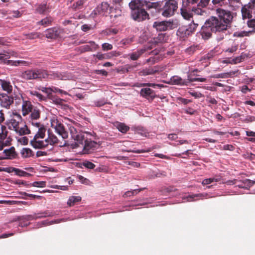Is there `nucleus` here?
Here are the masks:
<instances>
[{"label": "nucleus", "instance_id": "nucleus-1", "mask_svg": "<svg viewBox=\"0 0 255 255\" xmlns=\"http://www.w3.org/2000/svg\"><path fill=\"white\" fill-rule=\"evenodd\" d=\"M216 13L217 16H210L202 27L201 35L204 39L210 38L212 32L225 33L231 27L234 17L232 12L218 8L216 9Z\"/></svg>", "mask_w": 255, "mask_h": 255}, {"label": "nucleus", "instance_id": "nucleus-2", "mask_svg": "<svg viewBox=\"0 0 255 255\" xmlns=\"http://www.w3.org/2000/svg\"><path fill=\"white\" fill-rule=\"evenodd\" d=\"M69 130L71 138L76 141L78 146L79 144L82 145L85 153L89 154L97 148L98 143L88 139V136L90 135L89 133L79 131L74 127L70 125L69 126Z\"/></svg>", "mask_w": 255, "mask_h": 255}, {"label": "nucleus", "instance_id": "nucleus-3", "mask_svg": "<svg viewBox=\"0 0 255 255\" xmlns=\"http://www.w3.org/2000/svg\"><path fill=\"white\" fill-rule=\"evenodd\" d=\"M142 2L140 0H133L129 3L132 18L137 21H141L148 18V14L142 7Z\"/></svg>", "mask_w": 255, "mask_h": 255}, {"label": "nucleus", "instance_id": "nucleus-4", "mask_svg": "<svg viewBox=\"0 0 255 255\" xmlns=\"http://www.w3.org/2000/svg\"><path fill=\"white\" fill-rule=\"evenodd\" d=\"M21 111L23 117L29 115V119H39L40 117V109L38 107L33 106L29 101L23 100Z\"/></svg>", "mask_w": 255, "mask_h": 255}, {"label": "nucleus", "instance_id": "nucleus-5", "mask_svg": "<svg viewBox=\"0 0 255 255\" xmlns=\"http://www.w3.org/2000/svg\"><path fill=\"white\" fill-rule=\"evenodd\" d=\"M165 1L160 9L161 15L165 17L173 16L178 8L177 1L175 0H165Z\"/></svg>", "mask_w": 255, "mask_h": 255}, {"label": "nucleus", "instance_id": "nucleus-6", "mask_svg": "<svg viewBox=\"0 0 255 255\" xmlns=\"http://www.w3.org/2000/svg\"><path fill=\"white\" fill-rule=\"evenodd\" d=\"M177 25L178 23L176 20L170 19L162 21H156L153 24V27L159 31L173 29L176 28Z\"/></svg>", "mask_w": 255, "mask_h": 255}, {"label": "nucleus", "instance_id": "nucleus-7", "mask_svg": "<svg viewBox=\"0 0 255 255\" xmlns=\"http://www.w3.org/2000/svg\"><path fill=\"white\" fill-rule=\"evenodd\" d=\"M50 121L51 126L55 129V132L61 136L62 138H67L68 136V133L65 129L63 124L55 117L52 118Z\"/></svg>", "mask_w": 255, "mask_h": 255}, {"label": "nucleus", "instance_id": "nucleus-8", "mask_svg": "<svg viewBox=\"0 0 255 255\" xmlns=\"http://www.w3.org/2000/svg\"><path fill=\"white\" fill-rule=\"evenodd\" d=\"M241 12L244 20L255 18V2H249L242 6Z\"/></svg>", "mask_w": 255, "mask_h": 255}, {"label": "nucleus", "instance_id": "nucleus-9", "mask_svg": "<svg viewBox=\"0 0 255 255\" xmlns=\"http://www.w3.org/2000/svg\"><path fill=\"white\" fill-rule=\"evenodd\" d=\"M21 121L22 117L19 114L12 113L6 121V125L9 129L14 130L18 126H20Z\"/></svg>", "mask_w": 255, "mask_h": 255}, {"label": "nucleus", "instance_id": "nucleus-10", "mask_svg": "<svg viewBox=\"0 0 255 255\" xmlns=\"http://www.w3.org/2000/svg\"><path fill=\"white\" fill-rule=\"evenodd\" d=\"M64 29L60 27H55L47 29L45 31V36L47 38L56 39L62 37Z\"/></svg>", "mask_w": 255, "mask_h": 255}, {"label": "nucleus", "instance_id": "nucleus-11", "mask_svg": "<svg viewBox=\"0 0 255 255\" xmlns=\"http://www.w3.org/2000/svg\"><path fill=\"white\" fill-rule=\"evenodd\" d=\"M110 7L109 4L107 2H103L98 5L92 12L91 15L100 14L102 15H106L109 13Z\"/></svg>", "mask_w": 255, "mask_h": 255}, {"label": "nucleus", "instance_id": "nucleus-12", "mask_svg": "<svg viewBox=\"0 0 255 255\" xmlns=\"http://www.w3.org/2000/svg\"><path fill=\"white\" fill-rule=\"evenodd\" d=\"M152 48V47L151 45L144 46L142 48L128 54V56L130 60H137L143 53Z\"/></svg>", "mask_w": 255, "mask_h": 255}, {"label": "nucleus", "instance_id": "nucleus-13", "mask_svg": "<svg viewBox=\"0 0 255 255\" xmlns=\"http://www.w3.org/2000/svg\"><path fill=\"white\" fill-rule=\"evenodd\" d=\"M44 138L35 137L30 140V144L34 148H44L47 147L46 140Z\"/></svg>", "mask_w": 255, "mask_h": 255}, {"label": "nucleus", "instance_id": "nucleus-14", "mask_svg": "<svg viewBox=\"0 0 255 255\" xmlns=\"http://www.w3.org/2000/svg\"><path fill=\"white\" fill-rule=\"evenodd\" d=\"M13 102V99L12 97L5 94H0V104L1 107L9 109Z\"/></svg>", "mask_w": 255, "mask_h": 255}, {"label": "nucleus", "instance_id": "nucleus-15", "mask_svg": "<svg viewBox=\"0 0 255 255\" xmlns=\"http://www.w3.org/2000/svg\"><path fill=\"white\" fill-rule=\"evenodd\" d=\"M189 6H185L182 4V7L180 8L181 15L183 18L187 20H194V18L193 15V11L191 10Z\"/></svg>", "mask_w": 255, "mask_h": 255}, {"label": "nucleus", "instance_id": "nucleus-16", "mask_svg": "<svg viewBox=\"0 0 255 255\" xmlns=\"http://www.w3.org/2000/svg\"><path fill=\"white\" fill-rule=\"evenodd\" d=\"M17 154L13 147H11L8 149H5L0 154V159H13L15 158Z\"/></svg>", "mask_w": 255, "mask_h": 255}, {"label": "nucleus", "instance_id": "nucleus-17", "mask_svg": "<svg viewBox=\"0 0 255 255\" xmlns=\"http://www.w3.org/2000/svg\"><path fill=\"white\" fill-rule=\"evenodd\" d=\"M47 77L51 79H57L66 80L69 79L70 76L67 75L66 73H58L55 72H47Z\"/></svg>", "mask_w": 255, "mask_h": 255}, {"label": "nucleus", "instance_id": "nucleus-18", "mask_svg": "<svg viewBox=\"0 0 255 255\" xmlns=\"http://www.w3.org/2000/svg\"><path fill=\"white\" fill-rule=\"evenodd\" d=\"M169 83L171 85L184 86L188 85L189 81L188 79L187 80H184L179 76H173L170 78Z\"/></svg>", "mask_w": 255, "mask_h": 255}, {"label": "nucleus", "instance_id": "nucleus-19", "mask_svg": "<svg viewBox=\"0 0 255 255\" xmlns=\"http://www.w3.org/2000/svg\"><path fill=\"white\" fill-rule=\"evenodd\" d=\"M140 94L142 97L151 100H152L155 97L154 91L149 88L141 89Z\"/></svg>", "mask_w": 255, "mask_h": 255}, {"label": "nucleus", "instance_id": "nucleus-20", "mask_svg": "<svg viewBox=\"0 0 255 255\" xmlns=\"http://www.w3.org/2000/svg\"><path fill=\"white\" fill-rule=\"evenodd\" d=\"M14 131L19 135H24L30 133V130L28 128L27 125L22 123L20 124V126H18L17 128L14 129Z\"/></svg>", "mask_w": 255, "mask_h": 255}, {"label": "nucleus", "instance_id": "nucleus-21", "mask_svg": "<svg viewBox=\"0 0 255 255\" xmlns=\"http://www.w3.org/2000/svg\"><path fill=\"white\" fill-rule=\"evenodd\" d=\"M1 56L2 62L6 64V61L9 60V58L10 57L17 58L18 57V54L15 51L9 50L7 51H3L2 52H1Z\"/></svg>", "mask_w": 255, "mask_h": 255}, {"label": "nucleus", "instance_id": "nucleus-22", "mask_svg": "<svg viewBox=\"0 0 255 255\" xmlns=\"http://www.w3.org/2000/svg\"><path fill=\"white\" fill-rule=\"evenodd\" d=\"M90 45H85L80 47L81 52H85L87 51H92L96 50L99 48V45L93 41L88 42Z\"/></svg>", "mask_w": 255, "mask_h": 255}, {"label": "nucleus", "instance_id": "nucleus-23", "mask_svg": "<svg viewBox=\"0 0 255 255\" xmlns=\"http://www.w3.org/2000/svg\"><path fill=\"white\" fill-rule=\"evenodd\" d=\"M47 146L49 145L54 146L59 142L57 137L52 133H49L46 138Z\"/></svg>", "mask_w": 255, "mask_h": 255}, {"label": "nucleus", "instance_id": "nucleus-24", "mask_svg": "<svg viewBox=\"0 0 255 255\" xmlns=\"http://www.w3.org/2000/svg\"><path fill=\"white\" fill-rule=\"evenodd\" d=\"M191 33L186 26H182L178 28L177 31V35L182 39H184L190 35Z\"/></svg>", "mask_w": 255, "mask_h": 255}, {"label": "nucleus", "instance_id": "nucleus-25", "mask_svg": "<svg viewBox=\"0 0 255 255\" xmlns=\"http://www.w3.org/2000/svg\"><path fill=\"white\" fill-rule=\"evenodd\" d=\"M6 64L7 65L13 66H18L20 65L27 66H29L31 64V62L30 61L24 60H7L6 61Z\"/></svg>", "mask_w": 255, "mask_h": 255}, {"label": "nucleus", "instance_id": "nucleus-26", "mask_svg": "<svg viewBox=\"0 0 255 255\" xmlns=\"http://www.w3.org/2000/svg\"><path fill=\"white\" fill-rule=\"evenodd\" d=\"M21 77L25 80H35L34 69H29L25 71L22 73Z\"/></svg>", "mask_w": 255, "mask_h": 255}, {"label": "nucleus", "instance_id": "nucleus-27", "mask_svg": "<svg viewBox=\"0 0 255 255\" xmlns=\"http://www.w3.org/2000/svg\"><path fill=\"white\" fill-rule=\"evenodd\" d=\"M34 71L35 79H42L47 77L48 73L45 70L35 68Z\"/></svg>", "mask_w": 255, "mask_h": 255}, {"label": "nucleus", "instance_id": "nucleus-28", "mask_svg": "<svg viewBox=\"0 0 255 255\" xmlns=\"http://www.w3.org/2000/svg\"><path fill=\"white\" fill-rule=\"evenodd\" d=\"M0 85L3 91L7 93H10L12 91V86L10 82L0 79Z\"/></svg>", "mask_w": 255, "mask_h": 255}, {"label": "nucleus", "instance_id": "nucleus-29", "mask_svg": "<svg viewBox=\"0 0 255 255\" xmlns=\"http://www.w3.org/2000/svg\"><path fill=\"white\" fill-rule=\"evenodd\" d=\"M208 197V194H192L189 195L188 196H184L183 197V199H187V201H193L195 200V198H207Z\"/></svg>", "mask_w": 255, "mask_h": 255}, {"label": "nucleus", "instance_id": "nucleus-30", "mask_svg": "<svg viewBox=\"0 0 255 255\" xmlns=\"http://www.w3.org/2000/svg\"><path fill=\"white\" fill-rule=\"evenodd\" d=\"M203 7L201 6H198L197 7L193 6L192 8V11L195 14L198 15H204L206 13V11L203 9Z\"/></svg>", "mask_w": 255, "mask_h": 255}, {"label": "nucleus", "instance_id": "nucleus-31", "mask_svg": "<svg viewBox=\"0 0 255 255\" xmlns=\"http://www.w3.org/2000/svg\"><path fill=\"white\" fill-rule=\"evenodd\" d=\"M81 200V197L80 196H72L69 197L68 201L67 204L69 206H72L74 205L76 203L80 202Z\"/></svg>", "mask_w": 255, "mask_h": 255}, {"label": "nucleus", "instance_id": "nucleus-32", "mask_svg": "<svg viewBox=\"0 0 255 255\" xmlns=\"http://www.w3.org/2000/svg\"><path fill=\"white\" fill-rule=\"evenodd\" d=\"M254 184H255V181H252L248 179H246L243 181L242 184L239 185L240 188H249L252 186Z\"/></svg>", "mask_w": 255, "mask_h": 255}, {"label": "nucleus", "instance_id": "nucleus-33", "mask_svg": "<svg viewBox=\"0 0 255 255\" xmlns=\"http://www.w3.org/2000/svg\"><path fill=\"white\" fill-rule=\"evenodd\" d=\"M116 126L120 131L124 133H126L129 129V127L124 123H117Z\"/></svg>", "mask_w": 255, "mask_h": 255}, {"label": "nucleus", "instance_id": "nucleus-34", "mask_svg": "<svg viewBox=\"0 0 255 255\" xmlns=\"http://www.w3.org/2000/svg\"><path fill=\"white\" fill-rule=\"evenodd\" d=\"M65 221L66 220L64 219H57V220H52L51 221H49L48 220H45V221L41 222L40 223H39V224L41 226L42 225L46 226V225H52L53 224H58L62 221Z\"/></svg>", "mask_w": 255, "mask_h": 255}, {"label": "nucleus", "instance_id": "nucleus-35", "mask_svg": "<svg viewBox=\"0 0 255 255\" xmlns=\"http://www.w3.org/2000/svg\"><path fill=\"white\" fill-rule=\"evenodd\" d=\"M38 131L34 135V137L44 138L45 136V132L46 131V128L45 127H40V128H38Z\"/></svg>", "mask_w": 255, "mask_h": 255}, {"label": "nucleus", "instance_id": "nucleus-36", "mask_svg": "<svg viewBox=\"0 0 255 255\" xmlns=\"http://www.w3.org/2000/svg\"><path fill=\"white\" fill-rule=\"evenodd\" d=\"M80 164L81 165V167H82V166H83V167H85L86 168L89 169H94L96 166L93 163H92V162H91L89 160H84Z\"/></svg>", "mask_w": 255, "mask_h": 255}, {"label": "nucleus", "instance_id": "nucleus-37", "mask_svg": "<svg viewBox=\"0 0 255 255\" xmlns=\"http://www.w3.org/2000/svg\"><path fill=\"white\" fill-rule=\"evenodd\" d=\"M213 57L212 54L208 53L206 55L204 56L201 59V61L202 62V64H203V66L204 67H207L209 65V60L212 58Z\"/></svg>", "mask_w": 255, "mask_h": 255}, {"label": "nucleus", "instance_id": "nucleus-38", "mask_svg": "<svg viewBox=\"0 0 255 255\" xmlns=\"http://www.w3.org/2000/svg\"><path fill=\"white\" fill-rule=\"evenodd\" d=\"M54 215V214L50 212L49 211H45L43 212H41L38 213L37 215H36V217H37V219L39 218H45L47 217H52Z\"/></svg>", "mask_w": 255, "mask_h": 255}, {"label": "nucleus", "instance_id": "nucleus-39", "mask_svg": "<svg viewBox=\"0 0 255 255\" xmlns=\"http://www.w3.org/2000/svg\"><path fill=\"white\" fill-rule=\"evenodd\" d=\"M198 25L199 24L198 23L195 22L194 20H192V22L186 26L189 32L192 34L195 31Z\"/></svg>", "mask_w": 255, "mask_h": 255}, {"label": "nucleus", "instance_id": "nucleus-40", "mask_svg": "<svg viewBox=\"0 0 255 255\" xmlns=\"http://www.w3.org/2000/svg\"><path fill=\"white\" fill-rule=\"evenodd\" d=\"M29 93L31 96H35L39 101H45L46 99L45 97L36 91H30Z\"/></svg>", "mask_w": 255, "mask_h": 255}, {"label": "nucleus", "instance_id": "nucleus-41", "mask_svg": "<svg viewBox=\"0 0 255 255\" xmlns=\"http://www.w3.org/2000/svg\"><path fill=\"white\" fill-rule=\"evenodd\" d=\"M250 31H236L233 33V36L237 37H243L244 36H247L249 35Z\"/></svg>", "mask_w": 255, "mask_h": 255}, {"label": "nucleus", "instance_id": "nucleus-42", "mask_svg": "<svg viewBox=\"0 0 255 255\" xmlns=\"http://www.w3.org/2000/svg\"><path fill=\"white\" fill-rule=\"evenodd\" d=\"M199 0H183L182 3L185 6H190L196 4L198 6Z\"/></svg>", "mask_w": 255, "mask_h": 255}, {"label": "nucleus", "instance_id": "nucleus-43", "mask_svg": "<svg viewBox=\"0 0 255 255\" xmlns=\"http://www.w3.org/2000/svg\"><path fill=\"white\" fill-rule=\"evenodd\" d=\"M52 20L53 19L51 17H47L46 18L42 19L38 23L40 24L46 26L51 24V23L52 21Z\"/></svg>", "mask_w": 255, "mask_h": 255}, {"label": "nucleus", "instance_id": "nucleus-44", "mask_svg": "<svg viewBox=\"0 0 255 255\" xmlns=\"http://www.w3.org/2000/svg\"><path fill=\"white\" fill-rule=\"evenodd\" d=\"M13 170L15 171L16 175L19 176H29L31 175V174L29 173H27L24 171L21 170L17 168H14Z\"/></svg>", "mask_w": 255, "mask_h": 255}, {"label": "nucleus", "instance_id": "nucleus-45", "mask_svg": "<svg viewBox=\"0 0 255 255\" xmlns=\"http://www.w3.org/2000/svg\"><path fill=\"white\" fill-rule=\"evenodd\" d=\"M118 30L116 28H110L103 31L105 35H114L118 33Z\"/></svg>", "mask_w": 255, "mask_h": 255}, {"label": "nucleus", "instance_id": "nucleus-46", "mask_svg": "<svg viewBox=\"0 0 255 255\" xmlns=\"http://www.w3.org/2000/svg\"><path fill=\"white\" fill-rule=\"evenodd\" d=\"M189 83L193 82H205L207 81V79L205 78H192L188 76Z\"/></svg>", "mask_w": 255, "mask_h": 255}, {"label": "nucleus", "instance_id": "nucleus-47", "mask_svg": "<svg viewBox=\"0 0 255 255\" xmlns=\"http://www.w3.org/2000/svg\"><path fill=\"white\" fill-rule=\"evenodd\" d=\"M27 120H28V122L30 123H31V124L33 126H34L38 128H40V127H44V126L43 125L41 124L39 122H36V120L37 119H29V118H28Z\"/></svg>", "mask_w": 255, "mask_h": 255}, {"label": "nucleus", "instance_id": "nucleus-48", "mask_svg": "<svg viewBox=\"0 0 255 255\" xmlns=\"http://www.w3.org/2000/svg\"><path fill=\"white\" fill-rule=\"evenodd\" d=\"M47 9L46 4H42L39 5L38 7L37 8V11L39 13H44L46 12Z\"/></svg>", "mask_w": 255, "mask_h": 255}, {"label": "nucleus", "instance_id": "nucleus-49", "mask_svg": "<svg viewBox=\"0 0 255 255\" xmlns=\"http://www.w3.org/2000/svg\"><path fill=\"white\" fill-rule=\"evenodd\" d=\"M244 59V57L243 55H240L235 58L232 59L229 63L231 64H236L241 62Z\"/></svg>", "mask_w": 255, "mask_h": 255}, {"label": "nucleus", "instance_id": "nucleus-50", "mask_svg": "<svg viewBox=\"0 0 255 255\" xmlns=\"http://www.w3.org/2000/svg\"><path fill=\"white\" fill-rule=\"evenodd\" d=\"M120 55L119 52L116 51H112L111 52L105 54V59L112 58L113 57H117Z\"/></svg>", "mask_w": 255, "mask_h": 255}, {"label": "nucleus", "instance_id": "nucleus-51", "mask_svg": "<svg viewBox=\"0 0 255 255\" xmlns=\"http://www.w3.org/2000/svg\"><path fill=\"white\" fill-rule=\"evenodd\" d=\"M210 77L212 78H227L229 77V74L226 73L217 74L212 75Z\"/></svg>", "mask_w": 255, "mask_h": 255}, {"label": "nucleus", "instance_id": "nucleus-52", "mask_svg": "<svg viewBox=\"0 0 255 255\" xmlns=\"http://www.w3.org/2000/svg\"><path fill=\"white\" fill-rule=\"evenodd\" d=\"M31 185L36 187H45L46 186V182L35 181L31 183Z\"/></svg>", "mask_w": 255, "mask_h": 255}, {"label": "nucleus", "instance_id": "nucleus-53", "mask_svg": "<svg viewBox=\"0 0 255 255\" xmlns=\"http://www.w3.org/2000/svg\"><path fill=\"white\" fill-rule=\"evenodd\" d=\"M143 85L147 86L148 87H151L154 88H162L164 87V86L163 84L150 83H144V84H143Z\"/></svg>", "mask_w": 255, "mask_h": 255}, {"label": "nucleus", "instance_id": "nucleus-54", "mask_svg": "<svg viewBox=\"0 0 255 255\" xmlns=\"http://www.w3.org/2000/svg\"><path fill=\"white\" fill-rule=\"evenodd\" d=\"M20 218L21 219H22V220H23L24 221H26L37 219V217H36V215H25V216L21 217Z\"/></svg>", "mask_w": 255, "mask_h": 255}, {"label": "nucleus", "instance_id": "nucleus-55", "mask_svg": "<svg viewBox=\"0 0 255 255\" xmlns=\"http://www.w3.org/2000/svg\"><path fill=\"white\" fill-rule=\"evenodd\" d=\"M113 45L108 43H104L102 45V48L103 51H108L113 49Z\"/></svg>", "mask_w": 255, "mask_h": 255}, {"label": "nucleus", "instance_id": "nucleus-56", "mask_svg": "<svg viewBox=\"0 0 255 255\" xmlns=\"http://www.w3.org/2000/svg\"><path fill=\"white\" fill-rule=\"evenodd\" d=\"M211 0H199L198 6L206 7L209 4Z\"/></svg>", "mask_w": 255, "mask_h": 255}, {"label": "nucleus", "instance_id": "nucleus-57", "mask_svg": "<svg viewBox=\"0 0 255 255\" xmlns=\"http://www.w3.org/2000/svg\"><path fill=\"white\" fill-rule=\"evenodd\" d=\"M142 73L143 75L144 76L152 75L154 74L152 67H149L147 68H145V69H143L142 71Z\"/></svg>", "mask_w": 255, "mask_h": 255}, {"label": "nucleus", "instance_id": "nucleus-58", "mask_svg": "<svg viewBox=\"0 0 255 255\" xmlns=\"http://www.w3.org/2000/svg\"><path fill=\"white\" fill-rule=\"evenodd\" d=\"M141 190V189H134L132 191H128L126 192L125 195L126 196H133L134 195L137 194Z\"/></svg>", "mask_w": 255, "mask_h": 255}, {"label": "nucleus", "instance_id": "nucleus-59", "mask_svg": "<svg viewBox=\"0 0 255 255\" xmlns=\"http://www.w3.org/2000/svg\"><path fill=\"white\" fill-rule=\"evenodd\" d=\"M84 3L83 0H79L76 3L73 4V8L75 9H80Z\"/></svg>", "mask_w": 255, "mask_h": 255}, {"label": "nucleus", "instance_id": "nucleus-60", "mask_svg": "<svg viewBox=\"0 0 255 255\" xmlns=\"http://www.w3.org/2000/svg\"><path fill=\"white\" fill-rule=\"evenodd\" d=\"M247 24L249 27L255 29V17L248 19Z\"/></svg>", "mask_w": 255, "mask_h": 255}, {"label": "nucleus", "instance_id": "nucleus-61", "mask_svg": "<svg viewBox=\"0 0 255 255\" xmlns=\"http://www.w3.org/2000/svg\"><path fill=\"white\" fill-rule=\"evenodd\" d=\"M38 89L41 90L44 93L47 94V95H51V89L50 87L46 88L43 87H39L38 88Z\"/></svg>", "mask_w": 255, "mask_h": 255}, {"label": "nucleus", "instance_id": "nucleus-62", "mask_svg": "<svg viewBox=\"0 0 255 255\" xmlns=\"http://www.w3.org/2000/svg\"><path fill=\"white\" fill-rule=\"evenodd\" d=\"M189 94L195 98H199L203 97V94L198 92H190Z\"/></svg>", "mask_w": 255, "mask_h": 255}, {"label": "nucleus", "instance_id": "nucleus-63", "mask_svg": "<svg viewBox=\"0 0 255 255\" xmlns=\"http://www.w3.org/2000/svg\"><path fill=\"white\" fill-rule=\"evenodd\" d=\"M106 103V101L104 99L100 100L94 102L97 107H101Z\"/></svg>", "mask_w": 255, "mask_h": 255}, {"label": "nucleus", "instance_id": "nucleus-64", "mask_svg": "<svg viewBox=\"0 0 255 255\" xmlns=\"http://www.w3.org/2000/svg\"><path fill=\"white\" fill-rule=\"evenodd\" d=\"M255 121V117L254 116H248L244 120L245 123H250Z\"/></svg>", "mask_w": 255, "mask_h": 255}]
</instances>
